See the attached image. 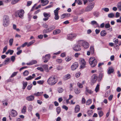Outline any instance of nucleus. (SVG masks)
Wrapping results in <instances>:
<instances>
[{
	"label": "nucleus",
	"mask_w": 121,
	"mask_h": 121,
	"mask_svg": "<svg viewBox=\"0 0 121 121\" xmlns=\"http://www.w3.org/2000/svg\"><path fill=\"white\" fill-rule=\"evenodd\" d=\"M26 106H24L22 110V112L23 113H25L26 112Z\"/></svg>",
	"instance_id": "nucleus-35"
},
{
	"label": "nucleus",
	"mask_w": 121,
	"mask_h": 121,
	"mask_svg": "<svg viewBox=\"0 0 121 121\" xmlns=\"http://www.w3.org/2000/svg\"><path fill=\"white\" fill-rule=\"evenodd\" d=\"M98 113L100 117H101L104 114L103 112L101 111H98Z\"/></svg>",
	"instance_id": "nucleus-39"
},
{
	"label": "nucleus",
	"mask_w": 121,
	"mask_h": 121,
	"mask_svg": "<svg viewBox=\"0 0 121 121\" xmlns=\"http://www.w3.org/2000/svg\"><path fill=\"white\" fill-rule=\"evenodd\" d=\"M63 108L65 109L66 110H67L68 109V107L65 105H64L62 107Z\"/></svg>",
	"instance_id": "nucleus-64"
},
{
	"label": "nucleus",
	"mask_w": 121,
	"mask_h": 121,
	"mask_svg": "<svg viewBox=\"0 0 121 121\" xmlns=\"http://www.w3.org/2000/svg\"><path fill=\"white\" fill-rule=\"evenodd\" d=\"M50 55L49 54L46 55L45 56V57H43V58H45V59H46L47 60H48L50 59Z\"/></svg>",
	"instance_id": "nucleus-28"
},
{
	"label": "nucleus",
	"mask_w": 121,
	"mask_h": 121,
	"mask_svg": "<svg viewBox=\"0 0 121 121\" xmlns=\"http://www.w3.org/2000/svg\"><path fill=\"white\" fill-rule=\"evenodd\" d=\"M78 17L75 16L73 18V20L74 22L77 21L78 19Z\"/></svg>",
	"instance_id": "nucleus-56"
},
{
	"label": "nucleus",
	"mask_w": 121,
	"mask_h": 121,
	"mask_svg": "<svg viewBox=\"0 0 121 121\" xmlns=\"http://www.w3.org/2000/svg\"><path fill=\"white\" fill-rule=\"evenodd\" d=\"M61 32V30L60 29H57L54 30L53 31V34L55 35L58 34Z\"/></svg>",
	"instance_id": "nucleus-21"
},
{
	"label": "nucleus",
	"mask_w": 121,
	"mask_h": 121,
	"mask_svg": "<svg viewBox=\"0 0 121 121\" xmlns=\"http://www.w3.org/2000/svg\"><path fill=\"white\" fill-rule=\"evenodd\" d=\"M55 27L54 25H52L49 26L46 30H44L43 32L44 33H47L51 32L52 30L55 29Z\"/></svg>",
	"instance_id": "nucleus-8"
},
{
	"label": "nucleus",
	"mask_w": 121,
	"mask_h": 121,
	"mask_svg": "<svg viewBox=\"0 0 121 121\" xmlns=\"http://www.w3.org/2000/svg\"><path fill=\"white\" fill-rule=\"evenodd\" d=\"M91 24L92 25H94V24L97 25L98 24L97 22L95 21H91Z\"/></svg>",
	"instance_id": "nucleus-52"
},
{
	"label": "nucleus",
	"mask_w": 121,
	"mask_h": 121,
	"mask_svg": "<svg viewBox=\"0 0 121 121\" xmlns=\"http://www.w3.org/2000/svg\"><path fill=\"white\" fill-rule=\"evenodd\" d=\"M43 93V92H36L34 94V95L36 96H39L42 95Z\"/></svg>",
	"instance_id": "nucleus-22"
},
{
	"label": "nucleus",
	"mask_w": 121,
	"mask_h": 121,
	"mask_svg": "<svg viewBox=\"0 0 121 121\" xmlns=\"http://www.w3.org/2000/svg\"><path fill=\"white\" fill-rule=\"evenodd\" d=\"M113 97V95H111L108 97V100L110 101L112 99Z\"/></svg>",
	"instance_id": "nucleus-59"
},
{
	"label": "nucleus",
	"mask_w": 121,
	"mask_h": 121,
	"mask_svg": "<svg viewBox=\"0 0 121 121\" xmlns=\"http://www.w3.org/2000/svg\"><path fill=\"white\" fill-rule=\"evenodd\" d=\"M37 69L39 70L40 71H41L43 72V69L41 67H38L37 68Z\"/></svg>",
	"instance_id": "nucleus-61"
},
{
	"label": "nucleus",
	"mask_w": 121,
	"mask_h": 121,
	"mask_svg": "<svg viewBox=\"0 0 121 121\" xmlns=\"http://www.w3.org/2000/svg\"><path fill=\"white\" fill-rule=\"evenodd\" d=\"M24 11L23 9L19 10L16 12L15 16L16 17H19L21 18H22L23 16Z\"/></svg>",
	"instance_id": "nucleus-5"
},
{
	"label": "nucleus",
	"mask_w": 121,
	"mask_h": 121,
	"mask_svg": "<svg viewBox=\"0 0 121 121\" xmlns=\"http://www.w3.org/2000/svg\"><path fill=\"white\" fill-rule=\"evenodd\" d=\"M105 28H108L110 27V25L109 23H107L105 24Z\"/></svg>",
	"instance_id": "nucleus-55"
},
{
	"label": "nucleus",
	"mask_w": 121,
	"mask_h": 121,
	"mask_svg": "<svg viewBox=\"0 0 121 121\" xmlns=\"http://www.w3.org/2000/svg\"><path fill=\"white\" fill-rule=\"evenodd\" d=\"M23 86L22 88L23 90H24L25 88L26 87L27 85V82H25L23 81L22 83Z\"/></svg>",
	"instance_id": "nucleus-26"
},
{
	"label": "nucleus",
	"mask_w": 121,
	"mask_h": 121,
	"mask_svg": "<svg viewBox=\"0 0 121 121\" xmlns=\"http://www.w3.org/2000/svg\"><path fill=\"white\" fill-rule=\"evenodd\" d=\"M114 71V69L112 67H109L108 68V73L109 74H110L113 73Z\"/></svg>",
	"instance_id": "nucleus-17"
},
{
	"label": "nucleus",
	"mask_w": 121,
	"mask_h": 121,
	"mask_svg": "<svg viewBox=\"0 0 121 121\" xmlns=\"http://www.w3.org/2000/svg\"><path fill=\"white\" fill-rule=\"evenodd\" d=\"M98 77L97 75L94 74L91 77V82L93 83L96 82L97 78Z\"/></svg>",
	"instance_id": "nucleus-13"
},
{
	"label": "nucleus",
	"mask_w": 121,
	"mask_h": 121,
	"mask_svg": "<svg viewBox=\"0 0 121 121\" xmlns=\"http://www.w3.org/2000/svg\"><path fill=\"white\" fill-rule=\"evenodd\" d=\"M77 84L78 86L80 88H82L83 87L82 84L79 82H78Z\"/></svg>",
	"instance_id": "nucleus-45"
},
{
	"label": "nucleus",
	"mask_w": 121,
	"mask_h": 121,
	"mask_svg": "<svg viewBox=\"0 0 121 121\" xmlns=\"http://www.w3.org/2000/svg\"><path fill=\"white\" fill-rule=\"evenodd\" d=\"M80 107L78 105L76 106L75 108V112L76 113H77L79 112L80 110Z\"/></svg>",
	"instance_id": "nucleus-24"
},
{
	"label": "nucleus",
	"mask_w": 121,
	"mask_h": 121,
	"mask_svg": "<svg viewBox=\"0 0 121 121\" xmlns=\"http://www.w3.org/2000/svg\"><path fill=\"white\" fill-rule=\"evenodd\" d=\"M73 84L70 83V91H72L73 89Z\"/></svg>",
	"instance_id": "nucleus-62"
},
{
	"label": "nucleus",
	"mask_w": 121,
	"mask_h": 121,
	"mask_svg": "<svg viewBox=\"0 0 121 121\" xmlns=\"http://www.w3.org/2000/svg\"><path fill=\"white\" fill-rule=\"evenodd\" d=\"M20 0H13L11 3L12 4H14L17 3Z\"/></svg>",
	"instance_id": "nucleus-41"
},
{
	"label": "nucleus",
	"mask_w": 121,
	"mask_h": 121,
	"mask_svg": "<svg viewBox=\"0 0 121 121\" xmlns=\"http://www.w3.org/2000/svg\"><path fill=\"white\" fill-rule=\"evenodd\" d=\"M89 62L92 67H95L97 64V60L94 57H91L90 58Z\"/></svg>",
	"instance_id": "nucleus-3"
},
{
	"label": "nucleus",
	"mask_w": 121,
	"mask_h": 121,
	"mask_svg": "<svg viewBox=\"0 0 121 121\" xmlns=\"http://www.w3.org/2000/svg\"><path fill=\"white\" fill-rule=\"evenodd\" d=\"M99 85L98 84L96 86L95 89V91L96 92H97L99 90Z\"/></svg>",
	"instance_id": "nucleus-33"
},
{
	"label": "nucleus",
	"mask_w": 121,
	"mask_h": 121,
	"mask_svg": "<svg viewBox=\"0 0 121 121\" xmlns=\"http://www.w3.org/2000/svg\"><path fill=\"white\" fill-rule=\"evenodd\" d=\"M7 48V46H6L4 47V48L3 49V53H4L6 52Z\"/></svg>",
	"instance_id": "nucleus-63"
},
{
	"label": "nucleus",
	"mask_w": 121,
	"mask_h": 121,
	"mask_svg": "<svg viewBox=\"0 0 121 121\" xmlns=\"http://www.w3.org/2000/svg\"><path fill=\"white\" fill-rule=\"evenodd\" d=\"M108 16L109 18H112L114 17V14L113 13H111L108 14Z\"/></svg>",
	"instance_id": "nucleus-31"
},
{
	"label": "nucleus",
	"mask_w": 121,
	"mask_h": 121,
	"mask_svg": "<svg viewBox=\"0 0 121 121\" xmlns=\"http://www.w3.org/2000/svg\"><path fill=\"white\" fill-rule=\"evenodd\" d=\"M63 69V67L60 65L57 66L56 69L58 70H61Z\"/></svg>",
	"instance_id": "nucleus-36"
},
{
	"label": "nucleus",
	"mask_w": 121,
	"mask_h": 121,
	"mask_svg": "<svg viewBox=\"0 0 121 121\" xmlns=\"http://www.w3.org/2000/svg\"><path fill=\"white\" fill-rule=\"evenodd\" d=\"M65 17H68L70 16V14L69 13H65Z\"/></svg>",
	"instance_id": "nucleus-57"
},
{
	"label": "nucleus",
	"mask_w": 121,
	"mask_h": 121,
	"mask_svg": "<svg viewBox=\"0 0 121 121\" xmlns=\"http://www.w3.org/2000/svg\"><path fill=\"white\" fill-rule=\"evenodd\" d=\"M95 5L94 2L91 3L90 4L88 5L85 8V10L86 12H89L91 11L94 8Z\"/></svg>",
	"instance_id": "nucleus-6"
},
{
	"label": "nucleus",
	"mask_w": 121,
	"mask_h": 121,
	"mask_svg": "<svg viewBox=\"0 0 121 121\" xmlns=\"http://www.w3.org/2000/svg\"><path fill=\"white\" fill-rule=\"evenodd\" d=\"M102 10H104L106 12H108L109 10V9L108 8H103L102 9Z\"/></svg>",
	"instance_id": "nucleus-58"
},
{
	"label": "nucleus",
	"mask_w": 121,
	"mask_h": 121,
	"mask_svg": "<svg viewBox=\"0 0 121 121\" xmlns=\"http://www.w3.org/2000/svg\"><path fill=\"white\" fill-rule=\"evenodd\" d=\"M10 60L9 58H6L4 61L3 63V65H5L8 64L9 63Z\"/></svg>",
	"instance_id": "nucleus-19"
},
{
	"label": "nucleus",
	"mask_w": 121,
	"mask_h": 121,
	"mask_svg": "<svg viewBox=\"0 0 121 121\" xmlns=\"http://www.w3.org/2000/svg\"><path fill=\"white\" fill-rule=\"evenodd\" d=\"M107 33L106 31L104 30H103L100 32V35L102 36H105L107 34Z\"/></svg>",
	"instance_id": "nucleus-25"
},
{
	"label": "nucleus",
	"mask_w": 121,
	"mask_h": 121,
	"mask_svg": "<svg viewBox=\"0 0 121 121\" xmlns=\"http://www.w3.org/2000/svg\"><path fill=\"white\" fill-rule=\"evenodd\" d=\"M78 44L82 46L84 48H88L89 46V43L84 40H80L78 41Z\"/></svg>",
	"instance_id": "nucleus-4"
},
{
	"label": "nucleus",
	"mask_w": 121,
	"mask_h": 121,
	"mask_svg": "<svg viewBox=\"0 0 121 121\" xmlns=\"http://www.w3.org/2000/svg\"><path fill=\"white\" fill-rule=\"evenodd\" d=\"M33 78V77H32L31 76H30L26 78V79L27 80H31Z\"/></svg>",
	"instance_id": "nucleus-42"
},
{
	"label": "nucleus",
	"mask_w": 121,
	"mask_h": 121,
	"mask_svg": "<svg viewBox=\"0 0 121 121\" xmlns=\"http://www.w3.org/2000/svg\"><path fill=\"white\" fill-rule=\"evenodd\" d=\"M72 59L71 57L67 56L65 58V60L67 62H69Z\"/></svg>",
	"instance_id": "nucleus-43"
},
{
	"label": "nucleus",
	"mask_w": 121,
	"mask_h": 121,
	"mask_svg": "<svg viewBox=\"0 0 121 121\" xmlns=\"http://www.w3.org/2000/svg\"><path fill=\"white\" fill-rule=\"evenodd\" d=\"M78 63L75 62L72 65L71 67V69L72 70H75L78 67Z\"/></svg>",
	"instance_id": "nucleus-12"
},
{
	"label": "nucleus",
	"mask_w": 121,
	"mask_h": 121,
	"mask_svg": "<svg viewBox=\"0 0 121 121\" xmlns=\"http://www.w3.org/2000/svg\"><path fill=\"white\" fill-rule=\"evenodd\" d=\"M29 72L27 70H26L23 73V74L25 76H26L28 75Z\"/></svg>",
	"instance_id": "nucleus-38"
},
{
	"label": "nucleus",
	"mask_w": 121,
	"mask_h": 121,
	"mask_svg": "<svg viewBox=\"0 0 121 121\" xmlns=\"http://www.w3.org/2000/svg\"><path fill=\"white\" fill-rule=\"evenodd\" d=\"M32 86V84H31L30 85H28L27 87V89L29 90H31V89Z\"/></svg>",
	"instance_id": "nucleus-53"
},
{
	"label": "nucleus",
	"mask_w": 121,
	"mask_h": 121,
	"mask_svg": "<svg viewBox=\"0 0 121 121\" xmlns=\"http://www.w3.org/2000/svg\"><path fill=\"white\" fill-rule=\"evenodd\" d=\"M44 82V81L43 80L39 81L37 82L40 85L43 84V83Z\"/></svg>",
	"instance_id": "nucleus-49"
},
{
	"label": "nucleus",
	"mask_w": 121,
	"mask_h": 121,
	"mask_svg": "<svg viewBox=\"0 0 121 121\" xmlns=\"http://www.w3.org/2000/svg\"><path fill=\"white\" fill-rule=\"evenodd\" d=\"M17 115V113L15 110L12 109L11 111L10 115L12 117H15Z\"/></svg>",
	"instance_id": "nucleus-15"
},
{
	"label": "nucleus",
	"mask_w": 121,
	"mask_h": 121,
	"mask_svg": "<svg viewBox=\"0 0 121 121\" xmlns=\"http://www.w3.org/2000/svg\"><path fill=\"white\" fill-rule=\"evenodd\" d=\"M91 99H89L87 101L86 104L87 105H89L91 103Z\"/></svg>",
	"instance_id": "nucleus-48"
},
{
	"label": "nucleus",
	"mask_w": 121,
	"mask_h": 121,
	"mask_svg": "<svg viewBox=\"0 0 121 121\" xmlns=\"http://www.w3.org/2000/svg\"><path fill=\"white\" fill-rule=\"evenodd\" d=\"M62 61V60L61 59H58L56 60V61L59 63H61Z\"/></svg>",
	"instance_id": "nucleus-51"
},
{
	"label": "nucleus",
	"mask_w": 121,
	"mask_h": 121,
	"mask_svg": "<svg viewBox=\"0 0 121 121\" xmlns=\"http://www.w3.org/2000/svg\"><path fill=\"white\" fill-rule=\"evenodd\" d=\"M86 91L90 94H92L93 93V91L91 90L88 89L87 87L86 88Z\"/></svg>",
	"instance_id": "nucleus-37"
},
{
	"label": "nucleus",
	"mask_w": 121,
	"mask_h": 121,
	"mask_svg": "<svg viewBox=\"0 0 121 121\" xmlns=\"http://www.w3.org/2000/svg\"><path fill=\"white\" fill-rule=\"evenodd\" d=\"M86 12L84 9H82L79 11L76 12L75 14L77 15H80Z\"/></svg>",
	"instance_id": "nucleus-14"
},
{
	"label": "nucleus",
	"mask_w": 121,
	"mask_h": 121,
	"mask_svg": "<svg viewBox=\"0 0 121 121\" xmlns=\"http://www.w3.org/2000/svg\"><path fill=\"white\" fill-rule=\"evenodd\" d=\"M117 6L119 11H121V2L117 4Z\"/></svg>",
	"instance_id": "nucleus-30"
},
{
	"label": "nucleus",
	"mask_w": 121,
	"mask_h": 121,
	"mask_svg": "<svg viewBox=\"0 0 121 121\" xmlns=\"http://www.w3.org/2000/svg\"><path fill=\"white\" fill-rule=\"evenodd\" d=\"M41 2L43 3L41 5L42 6H43L46 5L48 4L49 2V1L48 0H41Z\"/></svg>",
	"instance_id": "nucleus-18"
},
{
	"label": "nucleus",
	"mask_w": 121,
	"mask_h": 121,
	"mask_svg": "<svg viewBox=\"0 0 121 121\" xmlns=\"http://www.w3.org/2000/svg\"><path fill=\"white\" fill-rule=\"evenodd\" d=\"M60 9L59 8H57L54 11L55 16L54 18L55 20H58L59 18L60 17L58 15V11Z\"/></svg>",
	"instance_id": "nucleus-7"
},
{
	"label": "nucleus",
	"mask_w": 121,
	"mask_h": 121,
	"mask_svg": "<svg viewBox=\"0 0 121 121\" xmlns=\"http://www.w3.org/2000/svg\"><path fill=\"white\" fill-rule=\"evenodd\" d=\"M42 67L46 70H48V66L47 65H42Z\"/></svg>",
	"instance_id": "nucleus-50"
},
{
	"label": "nucleus",
	"mask_w": 121,
	"mask_h": 121,
	"mask_svg": "<svg viewBox=\"0 0 121 121\" xmlns=\"http://www.w3.org/2000/svg\"><path fill=\"white\" fill-rule=\"evenodd\" d=\"M93 14L95 17H97L99 16L100 13L98 11H96L93 12Z\"/></svg>",
	"instance_id": "nucleus-20"
},
{
	"label": "nucleus",
	"mask_w": 121,
	"mask_h": 121,
	"mask_svg": "<svg viewBox=\"0 0 121 121\" xmlns=\"http://www.w3.org/2000/svg\"><path fill=\"white\" fill-rule=\"evenodd\" d=\"M80 67L81 68L83 69L85 67L86 62L83 59H81L80 60Z\"/></svg>",
	"instance_id": "nucleus-11"
},
{
	"label": "nucleus",
	"mask_w": 121,
	"mask_h": 121,
	"mask_svg": "<svg viewBox=\"0 0 121 121\" xmlns=\"http://www.w3.org/2000/svg\"><path fill=\"white\" fill-rule=\"evenodd\" d=\"M78 44V45H74L73 48V50L75 51H78L81 50V48L80 45Z\"/></svg>",
	"instance_id": "nucleus-10"
},
{
	"label": "nucleus",
	"mask_w": 121,
	"mask_h": 121,
	"mask_svg": "<svg viewBox=\"0 0 121 121\" xmlns=\"http://www.w3.org/2000/svg\"><path fill=\"white\" fill-rule=\"evenodd\" d=\"M93 113V112L92 110H89L87 112V114L89 116H91Z\"/></svg>",
	"instance_id": "nucleus-32"
},
{
	"label": "nucleus",
	"mask_w": 121,
	"mask_h": 121,
	"mask_svg": "<svg viewBox=\"0 0 121 121\" xmlns=\"http://www.w3.org/2000/svg\"><path fill=\"white\" fill-rule=\"evenodd\" d=\"M32 65L34 64H36L37 62L36 60H32L31 61Z\"/></svg>",
	"instance_id": "nucleus-54"
},
{
	"label": "nucleus",
	"mask_w": 121,
	"mask_h": 121,
	"mask_svg": "<svg viewBox=\"0 0 121 121\" xmlns=\"http://www.w3.org/2000/svg\"><path fill=\"white\" fill-rule=\"evenodd\" d=\"M43 15L44 17H48L49 18L50 16V13H47L45 12L44 13H43Z\"/></svg>",
	"instance_id": "nucleus-27"
},
{
	"label": "nucleus",
	"mask_w": 121,
	"mask_h": 121,
	"mask_svg": "<svg viewBox=\"0 0 121 121\" xmlns=\"http://www.w3.org/2000/svg\"><path fill=\"white\" fill-rule=\"evenodd\" d=\"M18 72H14L10 76L11 78H13V77H14L17 74V73Z\"/></svg>",
	"instance_id": "nucleus-47"
},
{
	"label": "nucleus",
	"mask_w": 121,
	"mask_h": 121,
	"mask_svg": "<svg viewBox=\"0 0 121 121\" xmlns=\"http://www.w3.org/2000/svg\"><path fill=\"white\" fill-rule=\"evenodd\" d=\"M58 91L59 93H61L63 91V90L62 88L59 87L58 89Z\"/></svg>",
	"instance_id": "nucleus-44"
},
{
	"label": "nucleus",
	"mask_w": 121,
	"mask_h": 121,
	"mask_svg": "<svg viewBox=\"0 0 121 121\" xmlns=\"http://www.w3.org/2000/svg\"><path fill=\"white\" fill-rule=\"evenodd\" d=\"M9 22L10 20L9 16L7 15L4 16L3 20V25L5 27L9 25Z\"/></svg>",
	"instance_id": "nucleus-2"
},
{
	"label": "nucleus",
	"mask_w": 121,
	"mask_h": 121,
	"mask_svg": "<svg viewBox=\"0 0 121 121\" xmlns=\"http://www.w3.org/2000/svg\"><path fill=\"white\" fill-rule=\"evenodd\" d=\"M56 111L58 114H59L60 113L61 111V109L60 107H58L56 108Z\"/></svg>",
	"instance_id": "nucleus-40"
},
{
	"label": "nucleus",
	"mask_w": 121,
	"mask_h": 121,
	"mask_svg": "<svg viewBox=\"0 0 121 121\" xmlns=\"http://www.w3.org/2000/svg\"><path fill=\"white\" fill-rule=\"evenodd\" d=\"M74 91L75 94H79L81 92L80 90L78 89H75Z\"/></svg>",
	"instance_id": "nucleus-29"
},
{
	"label": "nucleus",
	"mask_w": 121,
	"mask_h": 121,
	"mask_svg": "<svg viewBox=\"0 0 121 121\" xmlns=\"http://www.w3.org/2000/svg\"><path fill=\"white\" fill-rule=\"evenodd\" d=\"M71 77V76L69 74H68L65 75L64 77V79L67 80L69 79Z\"/></svg>",
	"instance_id": "nucleus-23"
},
{
	"label": "nucleus",
	"mask_w": 121,
	"mask_h": 121,
	"mask_svg": "<svg viewBox=\"0 0 121 121\" xmlns=\"http://www.w3.org/2000/svg\"><path fill=\"white\" fill-rule=\"evenodd\" d=\"M57 82V80H56L55 76H51L48 79L47 81L48 84L50 86L55 85Z\"/></svg>",
	"instance_id": "nucleus-1"
},
{
	"label": "nucleus",
	"mask_w": 121,
	"mask_h": 121,
	"mask_svg": "<svg viewBox=\"0 0 121 121\" xmlns=\"http://www.w3.org/2000/svg\"><path fill=\"white\" fill-rule=\"evenodd\" d=\"M13 39H11L9 40V45L12 46L13 44Z\"/></svg>",
	"instance_id": "nucleus-46"
},
{
	"label": "nucleus",
	"mask_w": 121,
	"mask_h": 121,
	"mask_svg": "<svg viewBox=\"0 0 121 121\" xmlns=\"http://www.w3.org/2000/svg\"><path fill=\"white\" fill-rule=\"evenodd\" d=\"M77 36V34L75 33L69 34L68 35L67 39L69 40H72L73 39L75 38Z\"/></svg>",
	"instance_id": "nucleus-9"
},
{
	"label": "nucleus",
	"mask_w": 121,
	"mask_h": 121,
	"mask_svg": "<svg viewBox=\"0 0 121 121\" xmlns=\"http://www.w3.org/2000/svg\"><path fill=\"white\" fill-rule=\"evenodd\" d=\"M34 96L30 95L26 97V99L28 101H33L34 99Z\"/></svg>",
	"instance_id": "nucleus-16"
},
{
	"label": "nucleus",
	"mask_w": 121,
	"mask_h": 121,
	"mask_svg": "<svg viewBox=\"0 0 121 121\" xmlns=\"http://www.w3.org/2000/svg\"><path fill=\"white\" fill-rule=\"evenodd\" d=\"M35 42V40H33L31 41L30 42L28 43V44L27 43V46L28 47H29L31 45H32Z\"/></svg>",
	"instance_id": "nucleus-34"
},
{
	"label": "nucleus",
	"mask_w": 121,
	"mask_h": 121,
	"mask_svg": "<svg viewBox=\"0 0 121 121\" xmlns=\"http://www.w3.org/2000/svg\"><path fill=\"white\" fill-rule=\"evenodd\" d=\"M80 74L81 73L80 72H78V73H77L75 74V76L76 78H78L80 76Z\"/></svg>",
	"instance_id": "nucleus-60"
}]
</instances>
